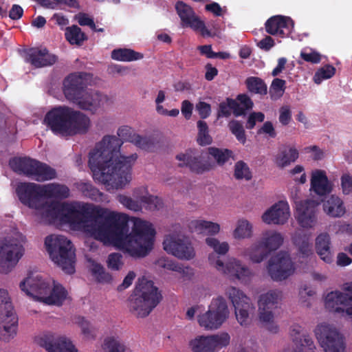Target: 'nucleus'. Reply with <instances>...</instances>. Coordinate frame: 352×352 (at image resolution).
Listing matches in <instances>:
<instances>
[{"instance_id":"f257e3e1","label":"nucleus","mask_w":352,"mask_h":352,"mask_svg":"<svg viewBox=\"0 0 352 352\" xmlns=\"http://www.w3.org/2000/svg\"><path fill=\"white\" fill-rule=\"evenodd\" d=\"M22 204L34 210L36 215L49 222L67 224L105 245H112L133 258H144L153 250L156 234L153 225L135 218L131 231L126 226L127 216L107 208L88 204L64 203L58 206L48 199H63L69 196L64 184L21 183L16 189Z\"/></svg>"},{"instance_id":"f03ea898","label":"nucleus","mask_w":352,"mask_h":352,"mask_svg":"<svg viewBox=\"0 0 352 352\" xmlns=\"http://www.w3.org/2000/svg\"><path fill=\"white\" fill-rule=\"evenodd\" d=\"M117 134L120 138L115 135L104 136L89 154V165L94 177L107 190L123 188L132 179V167L138 156L120 154L122 139L146 151L151 150L155 144L153 138L132 133L131 128L126 126L120 127Z\"/></svg>"},{"instance_id":"7ed1b4c3","label":"nucleus","mask_w":352,"mask_h":352,"mask_svg":"<svg viewBox=\"0 0 352 352\" xmlns=\"http://www.w3.org/2000/svg\"><path fill=\"white\" fill-rule=\"evenodd\" d=\"M21 289L34 300L48 305L60 306L70 299L67 290L60 283L30 273L20 283Z\"/></svg>"},{"instance_id":"20e7f679","label":"nucleus","mask_w":352,"mask_h":352,"mask_svg":"<svg viewBox=\"0 0 352 352\" xmlns=\"http://www.w3.org/2000/svg\"><path fill=\"white\" fill-rule=\"evenodd\" d=\"M44 123L54 133L62 135L85 133L91 126L90 118L87 115L66 106L50 111L45 116Z\"/></svg>"},{"instance_id":"39448f33","label":"nucleus","mask_w":352,"mask_h":352,"mask_svg":"<svg viewBox=\"0 0 352 352\" xmlns=\"http://www.w3.org/2000/svg\"><path fill=\"white\" fill-rule=\"evenodd\" d=\"M66 98L80 109L96 113L108 102L109 98L96 91L85 89L81 75L72 74L63 82Z\"/></svg>"},{"instance_id":"423d86ee","label":"nucleus","mask_w":352,"mask_h":352,"mask_svg":"<svg viewBox=\"0 0 352 352\" xmlns=\"http://www.w3.org/2000/svg\"><path fill=\"white\" fill-rule=\"evenodd\" d=\"M211 156L219 166L226 163L232 155V151L228 148L209 147L207 152H199L196 150L188 149L176 155L179 162V166L189 167L192 171L202 173L214 168V164L208 158Z\"/></svg>"},{"instance_id":"0eeeda50","label":"nucleus","mask_w":352,"mask_h":352,"mask_svg":"<svg viewBox=\"0 0 352 352\" xmlns=\"http://www.w3.org/2000/svg\"><path fill=\"white\" fill-rule=\"evenodd\" d=\"M161 299V294L152 281L144 278L139 280L129 299V310L135 318H145L151 313Z\"/></svg>"},{"instance_id":"6e6552de","label":"nucleus","mask_w":352,"mask_h":352,"mask_svg":"<svg viewBox=\"0 0 352 352\" xmlns=\"http://www.w3.org/2000/svg\"><path fill=\"white\" fill-rule=\"evenodd\" d=\"M45 245L51 260L65 273L75 271L76 255L73 245L63 235L52 234L45 239Z\"/></svg>"},{"instance_id":"1a4fd4ad","label":"nucleus","mask_w":352,"mask_h":352,"mask_svg":"<svg viewBox=\"0 0 352 352\" xmlns=\"http://www.w3.org/2000/svg\"><path fill=\"white\" fill-rule=\"evenodd\" d=\"M283 299V293L279 289L267 290L258 296V318L261 327L272 334L279 332L280 327L274 309L278 307Z\"/></svg>"},{"instance_id":"9d476101","label":"nucleus","mask_w":352,"mask_h":352,"mask_svg":"<svg viewBox=\"0 0 352 352\" xmlns=\"http://www.w3.org/2000/svg\"><path fill=\"white\" fill-rule=\"evenodd\" d=\"M25 236L15 232L0 239V273L7 274L17 265L25 254Z\"/></svg>"},{"instance_id":"9b49d317","label":"nucleus","mask_w":352,"mask_h":352,"mask_svg":"<svg viewBox=\"0 0 352 352\" xmlns=\"http://www.w3.org/2000/svg\"><path fill=\"white\" fill-rule=\"evenodd\" d=\"M208 260L210 267L231 281L245 284L250 283L254 276L252 270L236 257H230L223 263L217 254L210 253Z\"/></svg>"},{"instance_id":"f8f14e48","label":"nucleus","mask_w":352,"mask_h":352,"mask_svg":"<svg viewBox=\"0 0 352 352\" xmlns=\"http://www.w3.org/2000/svg\"><path fill=\"white\" fill-rule=\"evenodd\" d=\"M10 168L37 182H45L56 177L55 169L49 165L30 158L15 157L10 161Z\"/></svg>"},{"instance_id":"ddd939ff","label":"nucleus","mask_w":352,"mask_h":352,"mask_svg":"<svg viewBox=\"0 0 352 352\" xmlns=\"http://www.w3.org/2000/svg\"><path fill=\"white\" fill-rule=\"evenodd\" d=\"M225 295L234 307L237 322L242 327L249 326L255 311V307L250 298L241 289L234 286L228 287Z\"/></svg>"},{"instance_id":"4468645a","label":"nucleus","mask_w":352,"mask_h":352,"mask_svg":"<svg viewBox=\"0 0 352 352\" xmlns=\"http://www.w3.org/2000/svg\"><path fill=\"white\" fill-rule=\"evenodd\" d=\"M314 334L324 352L346 351V338L334 325L324 322L319 323Z\"/></svg>"},{"instance_id":"2eb2a0df","label":"nucleus","mask_w":352,"mask_h":352,"mask_svg":"<svg viewBox=\"0 0 352 352\" xmlns=\"http://www.w3.org/2000/svg\"><path fill=\"white\" fill-rule=\"evenodd\" d=\"M229 315L230 311L226 300L219 296L212 300L206 312L198 316L197 322L205 330H217L227 320Z\"/></svg>"},{"instance_id":"dca6fc26","label":"nucleus","mask_w":352,"mask_h":352,"mask_svg":"<svg viewBox=\"0 0 352 352\" xmlns=\"http://www.w3.org/2000/svg\"><path fill=\"white\" fill-rule=\"evenodd\" d=\"M18 319L8 292L0 289V339L8 342L16 334Z\"/></svg>"},{"instance_id":"f3484780","label":"nucleus","mask_w":352,"mask_h":352,"mask_svg":"<svg viewBox=\"0 0 352 352\" xmlns=\"http://www.w3.org/2000/svg\"><path fill=\"white\" fill-rule=\"evenodd\" d=\"M324 305L331 311H342L352 321V282L344 283L342 291L328 293L324 298Z\"/></svg>"},{"instance_id":"a211bd4d","label":"nucleus","mask_w":352,"mask_h":352,"mask_svg":"<svg viewBox=\"0 0 352 352\" xmlns=\"http://www.w3.org/2000/svg\"><path fill=\"white\" fill-rule=\"evenodd\" d=\"M320 203L307 199L295 202L294 218L303 230H314L318 225Z\"/></svg>"},{"instance_id":"6ab92c4d","label":"nucleus","mask_w":352,"mask_h":352,"mask_svg":"<svg viewBox=\"0 0 352 352\" xmlns=\"http://www.w3.org/2000/svg\"><path fill=\"white\" fill-rule=\"evenodd\" d=\"M164 250L180 260L189 261L195 257L190 241L184 235L173 232L167 234L163 242Z\"/></svg>"},{"instance_id":"aec40b11","label":"nucleus","mask_w":352,"mask_h":352,"mask_svg":"<svg viewBox=\"0 0 352 352\" xmlns=\"http://www.w3.org/2000/svg\"><path fill=\"white\" fill-rule=\"evenodd\" d=\"M294 265L289 256L283 252L272 256L265 265V270L270 278L275 282L287 279L294 272Z\"/></svg>"},{"instance_id":"412c9836","label":"nucleus","mask_w":352,"mask_h":352,"mask_svg":"<svg viewBox=\"0 0 352 352\" xmlns=\"http://www.w3.org/2000/svg\"><path fill=\"white\" fill-rule=\"evenodd\" d=\"M291 217L287 201H278L268 208L261 215L262 221L267 225L283 226Z\"/></svg>"},{"instance_id":"4be33fe9","label":"nucleus","mask_w":352,"mask_h":352,"mask_svg":"<svg viewBox=\"0 0 352 352\" xmlns=\"http://www.w3.org/2000/svg\"><path fill=\"white\" fill-rule=\"evenodd\" d=\"M175 8L183 26H188L200 32L203 36H211L204 23L195 14L192 8L182 1L176 3Z\"/></svg>"},{"instance_id":"5701e85b","label":"nucleus","mask_w":352,"mask_h":352,"mask_svg":"<svg viewBox=\"0 0 352 352\" xmlns=\"http://www.w3.org/2000/svg\"><path fill=\"white\" fill-rule=\"evenodd\" d=\"M43 346L48 352H78L70 339L63 336H45Z\"/></svg>"},{"instance_id":"b1692460","label":"nucleus","mask_w":352,"mask_h":352,"mask_svg":"<svg viewBox=\"0 0 352 352\" xmlns=\"http://www.w3.org/2000/svg\"><path fill=\"white\" fill-rule=\"evenodd\" d=\"M132 195L139 202L142 208L145 207L146 209L153 210L159 209L162 206L161 199L151 195L146 186L134 188L132 190Z\"/></svg>"},{"instance_id":"393cba45","label":"nucleus","mask_w":352,"mask_h":352,"mask_svg":"<svg viewBox=\"0 0 352 352\" xmlns=\"http://www.w3.org/2000/svg\"><path fill=\"white\" fill-rule=\"evenodd\" d=\"M310 190L319 196H324L332 190V184L328 179L324 170L316 169L311 174Z\"/></svg>"},{"instance_id":"a878e982","label":"nucleus","mask_w":352,"mask_h":352,"mask_svg":"<svg viewBox=\"0 0 352 352\" xmlns=\"http://www.w3.org/2000/svg\"><path fill=\"white\" fill-rule=\"evenodd\" d=\"M315 249L316 253L323 261L327 263H331L333 261L331 240L328 232H322L316 236Z\"/></svg>"},{"instance_id":"bb28decb","label":"nucleus","mask_w":352,"mask_h":352,"mask_svg":"<svg viewBox=\"0 0 352 352\" xmlns=\"http://www.w3.org/2000/svg\"><path fill=\"white\" fill-rule=\"evenodd\" d=\"M258 240L270 253L279 249L283 245L285 238L280 232L268 229L261 233Z\"/></svg>"},{"instance_id":"cd10ccee","label":"nucleus","mask_w":352,"mask_h":352,"mask_svg":"<svg viewBox=\"0 0 352 352\" xmlns=\"http://www.w3.org/2000/svg\"><path fill=\"white\" fill-rule=\"evenodd\" d=\"M268 254L260 241L258 240L250 247L244 248L240 255L252 264H259L267 258Z\"/></svg>"},{"instance_id":"c85d7f7f","label":"nucleus","mask_w":352,"mask_h":352,"mask_svg":"<svg viewBox=\"0 0 352 352\" xmlns=\"http://www.w3.org/2000/svg\"><path fill=\"white\" fill-rule=\"evenodd\" d=\"M27 60L36 67H41L54 64L56 57L45 49L34 50L29 54Z\"/></svg>"},{"instance_id":"c756f323","label":"nucleus","mask_w":352,"mask_h":352,"mask_svg":"<svg viewBox=\"0 0 352 352\" xmlns=\"http://www.w3.org/2000/svg\"><path fill=\"white\" fill-rule=\"evenodd\" d=\"M189 228L192 232L207 235H215L221 231L219 223L204 219L191 221L189 223Z\"/></svg>"},{"instance_id":"7c9ffc66","label":"nucleus","mask_w":352,"mask_h":352,"mask_svg":"<svg viewBox=\"0 0 352 352\" xmlns=\"http://www.w3.org/2000/svg\"><path fill=\"white\" fill-rule=\"evenodd\" d=\"M298 157V151L294 146H287L280 149L274 157V164L280 168L288 166Z\"/></svg>"},{"instance_id":"2f4dec72","label":"nucleus","mask_w":352,"mask_h":352,"mask_svg":"<svg viewBox=\"0 0 352 352\" xmlns=\"http://www.w3.org/2000/svg\"><path fill=\"white\" fill-rule=\"evenodd\" d=\"M292 25V21L290 18L276 15L270 18L265 23L266 32L272 35L283 33V29Z\"/></svg>"},{"instance_id":"473e14b6","label":"nucleus","mask_w":352,"mask_h":352,"mask_svg":"<svg viewBox=\"0 0 352 352\" xmlns=\"http://www.w3.org/2000/svg\"><path fill=\"white\" fill-rule=\"evenodd\" d=\"M324 212L332 217H340L345 213L342 201L337 196L331 195L323 204Z\"/></svg>"},{"instance_id":"72a5a7b5","label":"nucleus","mask_w":352,"mask_h":352,"mask_svg":"<svg viewBox=\"0 0 352 352\" xmlns=\"http://www.w3.org/2000/svg\"><path fill=\"white\" fill-rule=\"evenodd\" d=\"M232 237L236 240H243L253 236V225L246 219H239L232 232Z\"/></svg>"},{"instance_id":"f704fd0d","label":"nucleus","mask_w":352,"mask_h":352,"mask_svg":"<svg viewBox=\"0 0 352 352\" xmlns=\"http://www.w3.org/2000/svg\"><path fill=\"white\" fill-rule=\"evenodd\" d=\"M112 59L121 62H131L143 58L142 54L129 48H118L111 52Z\"/></svg>"},{"instance_id":"c9c22d12","label":"nucleus","mask_w":352,"mask_h":352,"mask_svg":"<svg viewBox=\"0 0 352 352\" xmlns=\"http://www.w3.org/2000/svg\"><path fill=\"white\" fill-rule=\"evenodd\" d=\"M293 243L298 248V251L305 256L312 254V245L309 237L301 231H296L292 235Z\"/></svg>"},{"instance_id":"e433bc0d","label":"nucleus","mask_w":352,"mask_h":352,"mask_svg":"<svg viewBox=\"0 0 352 352\" xmlns=\"http://www.w3.org/2000/svg\"><path fill=\"white\" fill-rule=\"evenodd\" d=\"M88 268L97 282L109 283L112 280V276L105 271L102 265L95 261L88 260Z\"/></svg>"},{"instance_id":"4c0bfd02","label":"nucleus","mask_w":352,"mask_h":352,"mask_svg":"<svg viewBox=\"0 0 352 352\" xmlns=\"http://www.w3.org/2000/svg\"><path fill=\"white\" fill-rule=\"evenodd\" d=\"M212 352H219L223 348L228 346L231 342V336L226 331L209 334Z\"/></svg>"},{"instance_id":"58836bf2","label":"nucleus","mask_w":352,"mask_h":352,"mask_svg":"<svg viewBox=\"0 0 352 352\" xmlns=\"http://www.w3.org/2000/svg\"><path fill=\"white\" fill-rule=\"evenodd\" d=\"M189 348L192 352H212L209 334L196 336L190 340Z\"/></svg>"},{"instance_id":"ea45409f","label":"nucleus","mask_w":352,"mask_h":352,"mask_svg":"<svg viewBox=\"0 0 352 352\" xmlns=\"http://www.w3.org/2000/svg\"><path fill=\"white\" fill-rule=\"evenodd\" d=\"M66 39L72 45H80L84 41L87 39V37L84 32L81 31V29L77 25H72L66 29L65 32Z\"/></svg>"},{"instance_id":"a19ab883","label":"nucleus","mask_w":352,"mask_h":352,"mask_svg":"<svg viewBox=\"0 0 352 352\" xmlns=\"http://www.w3.org/2000/svg\"><path fill=\"white\" fill-rule=\"evenodd\" d=\"M105 352H131L118 337H109L104 340Z\"/></svg>"},{"instance_id":"79ce46f5","label":"nucleus","mask_w":352,"mask_h":352,"mask_svg":"<svg viewBox=\"0 0 352 352\" xmlns=\"http://www.w3.org/2000/svg\"><path fill=\"white\" fill-rule=\"evenodd\" d=\"M296 349L294 352H314L316 347L313 339L309 335H302L298 342L294 343ZM284 352H289L285 351Z\"/></svg>"},{"instance_id":"37998d69","label":"nucleus","mask_w":352,"mask_h":352,"mask_svg":"<svg viewBox=\"0 0 352 352\" xmlns=\"http://www.w3.org/2000/svg\"><path fill=\"white\" fill-rule=\"evenodd\" d=\"M206 245L212 249L217 254L224 255L230 249V245L226 241H220L214 237L208 236L205 240Z\"/></svg>"},{"instance_id":"c03bdc74","label":"nucleus","mask_w":352,"mask_h":352,"mask_svg":"<svg viewBox=\"0 0 352 352\" xmlns=\"http://www.w3.org/2000/svg\"><path fill=\"white\" fill-rule=\"evenodd\" d=\"M234 176L239 180H250L252 173L249 166L243 161H238L234 164Z\"/></svg>"},{"instance_id":"a18cd8bd","label":"nucleus","mask_w":352,"mask_h":352,"mask_svg":"<svg viewBox=\"0 0 352 352\" xmlns=\"http://www.w3.org/2000/svg\"><path fill=\"white\" fill-rule=\"evenodd\" d=\"M245 83L250 91L258 94H266L267 86L263 81L257 77H250L247 78Z\"/></svg>"},{"instance_id":"49530a36","label":"nucleus","mask_w":352,"mask_h":352,"mask_svg":"<svg viewBox=\"0 0 352 352\" xmlns=\"http://www.w3.org/2000/svg\"><path fill=\"white\" fill-rule=\"evenodd\" d=\"M198 135L197 142L201 146L212 143V139L208 133V126L206 122L199 120L197 122Z\"/></svg>"},{"instance_id":"de8ad7c7","label":"nucleus","mask_w":352,"mask_h":352,"mask_svg":"<svg viewBox=\"0 0 352 352\" xmlns=\"http://www.w3.org/2000/svg\"><path fill=\"white\" fill-rule=\"evenodd\" d=\"M116 199L120 204L130 210L139 212L142 209L139 202L133 196L129 197L120 194L117 196Z\"/></svg>"},{"instance_id":"09e8293b","label":"nucleus","mask_w":352,"mask_h":352,"mask_svg":"<svg viewBox=\"0 0 352 352\" xmlns=\"http://www.w3.org/2000/svg\"><path fill=\"white\" fill-rule=\"evenodd\" d=\"M79 190L83 195L87 197L91 198L96 201H102L103 199L102 197L103 195L96 188H94L90 184L81 183L79 184Z\"/></svg>"},{"instance_id":"8fccbe9b","label":"nucleus","mask_w":352,"mask_h":352,"mask_svg":"<svg viewBox=\"0 0 352 352\" xmlns=\"http://www.w3.org/2000/svg\"><path fill=\"white\" fill-rule=\"evenodd\" d=\"M106 263L107 267L112 271H120L124 266L122 255L117 252L110 254Z\"/></svg>"},{"instance_id":"3c124183","label":"nucleus","mask_w":352,"mask_h":352,"mask_svg":"<svg viewBox=\"0 0 352 352\" xmlns=\"http://www.w3.org/2000/svg\"><path fill=\"white\" fill-rule=\"evenodd\" d=\"M228 127L232 134H234L241 143L244 144L246 142V135L243 125L237 120H231L228 124Z\"/></svg>"},{"instance_id":"603ef678","label":"nucleus","mask_w":352,"mask_h":352,"mask_svg":"<svg viewBox=\"0 0 352 352\" xmlns=\"http://www.w3.org/2000/svg\"><path fill=\"white\" fill-rule=\"evenodd\" d=\"M315 294V291L307 286L302 287L298 293V302L305 307H309L311 305V298Z\"/></svg>"},{"instance_id":"864d4df0","label":"nucleus","mask_w":352,"mask_h":352,"mask_svg":"<svg viewBox=\"0 0 352 352\" xmlns=\"http://www.w3.org/2000/svg\"><path fill=\"white\" fill-rule=\"evenodd\" d=\"M285 89V81L284 80L280 79V78H275L271 85L270 87V94L271 97L274 100H276L280 98Z\"/></svg>"},{"instance_id":"5fc2aeb1","label":"nucleus","mask_w":352,"mask_h":352,"mask_svg":"<svg viewBox=\"0 0 352 352\" xmlns=\"http://www.w3.org/2000/svg\"><path fill=\"white\" fill-rule=\"evenodd\" d=\"M76 323L80 328L81 333L85 338L89 340L96 337L95 330L88 321L82 318H78Z\"/></svg>"},{"instance_id":"6e6d98bb","label":"nucleus","mask_w":352,"mask_h":352,"mask_svg":"<svg viewBox=\"0 0 352 352\" xmlns=\"http://www.w3.org/2000/svg\"><path fill=\"white\" fill-rule=\"evenodd\" d=\"M335 68L330 65H327L320 69L314 76V81L316 84H320L323 80L331 78L335 74Z\"/></svg>"},{"instance_id":"4d7b16f0","label":"nucleus","mask_w":352,"mask_h":352,"mask_svg":"<svg viewBox=\"0 0 352 352\" xmlns=\"http://www.w3.org/2000/svg\"><path fill=\"white\" fill-rule=\"evenodd\" d=\"M235 107V100L228 98L226 101L220 103L218 111V118L229 117L231 114V110Z\"/></svg>"},{"instance_id":"13d9d810","label":"nucleus","mask_w":352,"mask_h":352,"mask_svg":"<svg viewBox=\"0 0 352 352\" xmlns=\"http://www.w3.org/2000/svg\"><path fill=\"white\" fill-rule=\"evenodd\" d=\"M157 267L175 272L177 263L166 257H160L155 261Z\"/></svg>"},{"instance_id":"bf43d9fd","label":"nucleus","mask_w":352,"mask_h":352,"mask_svg":"<svg viewBox=\"0 0 352 352\" xmlns=\"http://www.w3.org/2000/svg\"><path fill=\"white\" fill-rule=\"evenodd\" d=\"M175 272L179 273L184 280H188L192 279L195 275L193 268L190 266H184L178 263Z\"/></svg>"},{"instance_id":"052dcab7","label":"nucleus","mask_w":352,"mask_h":352,"mask_svg":"<svg viewBox=\"0 0 352 352\" xmlns=\"http://www.w3.org/2000/svg\"><path fill=\"white\" fill-rule=\"evenodd\" d=\"M292 119V111L289 106H283L279 109V122L284 126L287 125Z\"/></svg>"},{"instance_id":"680f3d73","label":"nucleus","mask_w":352,"mask_h":352,"mask_svg":"<svg viewBox=\"0 0 352 352\" xmlns=\"http://www.w3.org/2000/svg\"><path fill=\"white\" fill-rule=\"evenodd\" d=\"M300 57L307 62L315 64L320 63L321 60L320 54L316 51H311L309 53L301 52Z\"/></svg>"},{"instance_id":"e2e57ef3","label":"nucleus","mask_w":352,"mask_h":352,"mask_svg":"<svg viewBox=\"0 0 352 352\" xmlns=\"http://www.w3.org/2000/svg\"><path fill=\"white\" fill-rule=\"evenodd\" d=\"M265 116L261 112H254L252 113L248 118L246 127L248 129H252L256 124V122H263L264 120Z\"/></svg>"},{"instance_id":"0e129e2a","label":"nucleus","mask_w":352,"mask_h":352,"mask_svg":"<svg viewBox=\"0 0 352 352\" xmlns=\"http://www.w3.org/2000/svg\"><path fill=\"white\" fill-rule=\"evenodd\" d=\"M196 110L201 118H208L211 112L210 105L205 102H199L196 104Z\"/></svg>"},{"instance_id":"69168bd1","label":"nucleus","mask_w":352,"mask_h":352,"mask_svg":"<svg viewBox=\"0 0 352 352\" xmlns=\"http://www.w3.org/2000/svg\"><path fill=\"white\" fill-rule=\"evenodd\" d=\"M307 153L310 154V157L314 160H321L324 156V153L316 146H310L305 148Z\"/></svg>"},{"instance_id":"338daca9","label":"nucleus","mask_w":352,"mask_h":352,"mask_svg":"<svg viewBox=\"0 0 352 352\" xmlns=\"http://www.w3.org/2000/svg\"><path fill=\"white\" fill-rule=\"evenodd\" d=\"M136 276V274L133 271H129L124 277L122 283L118 286V289L120 291L124 290L131 285L133 280Z\"/></svg>"},{"instance_id":"774afa93","label":"nucleus","mask_w":352,"mask_h":352,"mask_svg":"<svg viewBox=\"0 0 352 352\" xmlns=\"http://www.w3.org/2000/svg\"><path fill=\"white\" fill-rule=\"evenodd\" d=\"M342 190L344 194L352 192V175H344L341 178Z\"/></svg>"}]
</instances>
